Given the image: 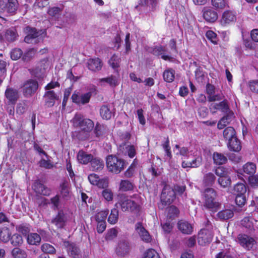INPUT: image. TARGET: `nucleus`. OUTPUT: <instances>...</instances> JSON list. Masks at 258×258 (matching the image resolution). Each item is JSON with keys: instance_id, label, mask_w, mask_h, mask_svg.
<instances>
[{"instance_id": "nucleus-1", "label": "nucleus", "mask_w": 258, "mask_h": 258, "mask_svg": "<svg viewBox=\"0 0 258 258\" xmlns=\"http://www.w3.org/2000/svg\"><path fill=\"white\" fill-rule=\"evenodd\" d=\"M140 197L138 195L128 197L123 194L117 196V202L115 206L120 207L123 212H137L140 209Z\"/></svg>"}, {"instance_id": "nucleus-2", "label": "nucleus", "mask_w": 258, "mask_h": 258, "mask_svg": "<svg viewBox=\"0 0 258 258\" xmlns=\"http://www.w3.org/2000/svg\"><path fill=\"white\" fill-rule=\"evenodd\" d=\"M73 125L80 129L84 132V136L81 137L78 135V138L82 140L88 138V133L91 132L94 127V123L90 119L85 118L81 114H76L72 120Z\"/></svg>"}, {"instance_id": "nucleus-3", "label": "nucleus", "mask_w": 258, "mask_h": 258, "mask_svg": "<svg viewBox=\"0 0 258 258\" xmlns=\"http://www.w3.org/2000/svg\"><path fill=\"white\" fill-rule=\"evenodd\" d=\"M204 207L214 212H216L219 207V203L216 201V191L212 188L205 189L203 194Z\"/></svg>"}, {"instance_id": "nucleus-4", "label": "nucleus", "mask_w": 258, "mask_h": 258, "mask_svg": "<svg viewBox=\"0 0 258 258\" xmlns=\"http://www.w3.org/2000/svg\"><path fill=\"white\" fill-rule=\"evenodd\" d=\"M106 166L109 171L115 173H119L125 166L123 160L115 156L109 155L106 158Z\"/></svg>"}, {"instance_id": "nucleus-5", "label": "nucleus", "mask_w": 258, "mask_h": 258, "mask_svg": "<svg viewBox=\"0 0 258 258\" xmlns=\"http://www.w3.org/2000/svg\"><path fill=\"white\" fill-rule=\"evenodd\" d=\"M18 7L17 0H0V17L5 13H15Z\"/></svg>"}, {"instance_id": "nucleus-6", "label": "nucleus", "mask_w": 258, "mask_h": 258, "mask_svg": "<svg viewBox=\"0 0 258 258\" xmlns=\"http://www.w3.org/2000/svg\"><path fill=\"white\" fill-rule=\"evenodd\" d=\"M38 88V82L30 79L25 82L22 86V92L26 97H30L35 93Z\"/></svg>"}, {"instance_id": "nucleus-7", "label": "nucleus", "mask_w": 258, "mask_h": 258, "mask_svg": "<svg viewBox=\"0 0 258 258\" xmlns=\"http://www.w3.org/2000/svg\"><path fill=\"white\" fill-rule=\"evenodd\" d=\"M236 241L244 248L246 250H250L255 244V239L246 234H239L238 235Z\"/></svg>"}, {"instance_id": "nucleus-8", "label": "nucleus", "mask_w": 258, "mask_h": 258, "mask_svg": "<svg viewBox=\"0 0 258 258\" xmlns=\"http://www.w3.org/2000/svg\"><path fill=\"white\" fill-rule=\"evenodd\" d=\"M27 35L25 37L24 41L27 43H36L42 40L40 32L37 31L35 28L27 27Z\"/></svg>"}, {"instance_id": "nucleus-9", "label": "nucleus", "mask_w": 258, "mask_h": 258, "mask_svg": "<svg viewBox=\"0 0 258 258\" xmlns=\"http://www.w3.org/2000/svg\"><path fill=\"white\" fill-rule=\"evenodd\" d=\"M175 198V191L168 185H165L162 191L161 200L165 205H170Z\"/></svg>"}, {"instance_id": "nucleus-10", "label": "nucleus", "mask_w": 258, "mask_h": 258, "mask_svg": "<svg viewBox=\"0 0 258 258\" xmlns=\"http://www.w3.org/2000/svg\"><path fill=\"white\" fill-rule=\"evenodd\" d=\"M236 21V13L230 10H226L222 14L220 22L222 26H226L234 23Z\"/></svg>"}, {"instance_id": "nucleus-11", "label": "nucleus", "mask_w": 258, "mask_h": 258, "mask_svg": "<svg viewBox=\"0 0 258 258\" xmlns=\"http://www.w3.org/2000/svg\"><path fill=\"white\" fill-rule=\"evenodd\" d=\"M97 82V85L101 86L108 84L111 87H115L119 84V76L110 75L106 78L99 79Z\"/></svg>"}, {"instance_id": "nucleus-12", "label": "nucleus", "mask_w": 258, "mask_h": 258, "mask_svg": "<svg viewBox=\"0 0 258 258\" xmlns=\"http://www.w3.org/2000/svg\"><path fill=\"white\" fill-rule=\"evenodd\" d=\"M136 232L138 233L142 240L146 243H149L152 240V237L149 232L143 227L140 222L135 225Z\"/></svg>"}, {"instance_id": "nucleus-13", "label": "nucleus", "mask_w": 258, "mask_h": 258, "mask_svg": "<svg viewBox=\"0 0 258 258\" xmlns=\"http://www.w3.org/2000/svg\"><path fill=\"white\" fill-rule=\"evenodd\" d=\"M209 109L213 113L216 112L217 110H221L226 113H230L226 100H223L218 103H212L209 106Z\"/></svg>"}, {"instance_id": "nucleus-14", "label": "nucleus", "mask_w": 258, "mask_h": 258, "mask_svg": "<svg viewBox=\"0 0 258 258\" xmlns=\"http://www.w3.org/2000/svg\"><path fill=\"white\" fill-rule=\"evenodd\" d=\"M213 238L211 232L207 230H202L199 233L198 240L199 244L205 245L211 242Z\"/></svg>"}, {"instance_id": "nucleus-15", "label": "nucleus", "mask_w": 258, "mask_h": 258, "mask_svg": "<svg viewBox=\"0 0 258 258\" xmlns=\"http://www.w3.org/2000/svg\"><path fill=\"white\" fill-rule=\"evenodd\" d=\"M5 95L9 104H16L19 97L18 90L10 87L6 89Z\"/></svg>"}, {"instance_id": "nucleus-16", "label": "nucleus", "mask_w": 258, "mask_h": 258, "mask_svg": "<svg viewBox=\"0 0 258 258\" xmlns=\"http://www.w3.org/2000/svg\"><path fill=\"white\" fill-rule=\"evenodd\" d=\"M67 218L62 211L58 212L57 215L52 219L51 223L53 224L57 228H62L66 224Z\"/></svg>"}, {"instance_id": "nucleus-17", "label": "nucleus", "mask_w": 258, "mask_h": 258, "mask_svg": "<svg viewBox=\"0 0 258 258\" xmlns=\"http://www.w3.org/2000/svg\"><path fill=\"white\" fill-rule=\"evenodd\" d=\"M203 16L204 19L208 22H214L218 19L217 13L215 10L207 8H204Z\"/></svg>"}, {"instance_id": "nucleus-18", "label": "nucleus", "mask_w": 258, "mask_h": 258, "mask_svg": "<svg viewBox=\"0 0 258 258\" xmlns=\"http://www.w3.org/2000/svg\"><path fill=\"white\" fill-rule=\"evenodd\" d=\"M87 67L93 72L100 71L102 67V62L99 58H90L87 61Z\"/></svg>"}, {"instance_id": "nucleus-19", "label": "nucleus", "mask_w": 258, "mask_h": 258, "mask_svg": "<svg viewBox=\"0 0 258 258\" xmlns=\"http://www.w3.org/2000/svg\"><path fill=\"white\" fill-rule=\"evenodd\" d=\"M33 188L36 193L43 196H48L51 193V190L49 188L38 181L34 183L33 185Z\"/></svg>"}, {"instance_id": "nucleus-20", "label": "nucleus", "mask_w": 258, "mask_h": 258, "mask_svg": "<svg viewBox=\"0 0 258 258\" xmlns=\"http://www.w3.org/2000/svg\"><path fill=\"white\" fill-rule=\"evenodd\" d=\"M44 97L45 102L48 107H52L54 105L55 102L58 99V96L53 91L49 90L45 92Z\"/></svg>"}, {"instance_id": "nucleus-21", "label": "nucleus", "mask_w": 258, "mask_h": 258, "mask_svg": "<svg viewBox=\"0 0 258 258\" xmlns=\"http://www.w3.org/2000/svg\"><path fill=\"white\" fill-rule=\"evenodd\" d=\"M18 37L17 31L14 27L7 29L4 33V41L12 42L16 41Z\"/></svg>"}, {"instance_id": "nucleus-22", "label": "nucleus", "mask_w": 258, "mask_h": 258, "mask_svg": "<svg viewBox=\"0 0 258 258\" xmlns=\"http://www.w3.org/2000/svg\"><path fill=\"white\" fill-rule=\"evenodd\" d=\"M178 229L184 234H190L192 232V227L188 222L180 220L178 223Z\"/></svg>"}, {"instance_id": "nucleus-23", "label": "nucleus", "mask_w": 258, "mask_h": 258, "mask_svg": "<svg viewBox=\"0 0 258 258\" xmlns=\"http://www.w3.org/2000/svg\"><path fill=\"white\" fill-rule=\"evenodd\" d=\"M166 51V48L164 46L161 45L157 46L153 48L152 53L156 56H161V58L165 60H169L171 57L167 55H165L164 53Z\"/></svg>"}, {"instance_id": "nucleus-24", "label": "nucleus", "mask_w": 258, "mask_h": 258, "mask_svg": "<svg viewBox=\"0 0 258 258\" xmlns=\"http://www.w3.org/2000/svg\"><path fill=\"white\" fill-rule=\"evenodd\" d=\"M77 159L80 163L87 164L89 162L91 161L93 159V156L91 154H88L83 151H80L77 155Z\"/></svg>"}, {"instance_id": "nucleus-25", "label": "nucleus", "mask_w": 258, "mask_h": 258, "mask_svg": "<svg viewBox=\"0 0 258 258\" xmlns=\"http://www.w3.org/2000/svg\"><path fill=\"white\" fill-rule=\"evenodd\" d=\"M227 146L230 151L239 152L241 149V143L237 137L230 140V141L228 142Z\"/></svg>"}, {"instance_id": "nucleus-26", "label": "nucleus", "mask_w": 258, "mask_h": 258, "mask_svg": "<svg viewBox=\"0 0 258 258\" xmlns=\"http://www.w3.org/2000/svg\"><path fill=\"white\" fill-rule=\"evenodd\" d=\"M134 185L133 182L128 180H121L119 184L118 189L121 191H127L134 189Z\"/></svg>"}, {"instance_id": "nucleus-27", "label": "nucleus", "mask_w": 258, "mask_h": 258, "mask_svg": "<svg viewBox=\"0 0 258 258\" xmlns=\"http://www.w3.org/2000/svg\"><path fill=\"white\" fill-rule=\"evenodd\" d=\"M129 245L126 242H120L116 249V252L118 255L124 256L128 252Z\"/></svg>"}, {"instance_id": "nucleus-28", "label": "nucleus", "mask_w": 258, "mask_h": 258, "mask_svg": "<svg viewBox=\"0 0 258 258\" xmlns=\"http://www.w3.org/2000/svg\"><path fill=\"white\" fill-rule=\"evenodd\" d=\"M104 166L103 160L97 158H93L91 161V168L93 171H100Z\"/></svg>"}, {"instance_id": "nucleus-29", "label": "nucleus", "mask_w": 258, "mask_h": 258, "mask_svg": "<svg viewBox=\"0 0 258 258\" xmlns=\"http://www.w3.org/2000/svg\"><path fill=\"white\" fill-rule=\"evenodd\" d=\"M223 137L228 142L236 138V133L233 127L229 126L226 127L223 133Z\"/></svg>"}, {"instance_id": "nucleus-30", "label": "nucleus", "mask_w": 258, "mask_h": 258, "mask_svg": "<svg viewBox=\"0 0 258 258\" xmlns=\"http://www.w3.org/2000/svg\"><path fill=\"white\" fill-rule=\"evenodd\" d=\"M233 115L232 112L228 113L224 116L218 122L217 127L219 129H222L229 124L231 121V117Z\"/></svg>"}, {"instance_id": "nucleus-31", "label": "nucleus", "mask_w": 258, "mask_h": 258, "mask_svg": "<svg viewBox=\"0 0 258 258\" xmlns=\"http://www.w3.org/2000/svg\"><path fill=\"white\" fill-rule=\"evenodd\" d=\"M164 80L167 83L172 82L175 78V71L172 69H167L163 73Z\"/></svg>"}, {"instance_id": "nucleus-32", "label": "nucleus", "mask_w": 258, "mask_h": 258, "mask_svg": "<svg viewBox=\"0 0 258 258\" xmlns=\"http://www.w3.org/2000/svg\"><path fill=\"white\" fill-rule=\"evenodd\" d=\"M202 163V158L200 157H197L192 162L183 161L182 163V167L183 168H196L200 166Z\"/></svg>"}, {"instance_id": "nucleus-33", "label": "nucleus", "mask_w": 258, "mask_h": 258, "mask_svg": "<svg viewBox=\"0 0 258 258\" xmlns=\"http://www.w3.org/2000/svg\"><path fill=\"white\" fill-rule=\"evenodd\" d=\"M242 170L248 176L253 175L255 172L256 166L252 162H248L243 165Z\"/></svg>"}, {"instance_id": "nucleus-34", "label": "nucleus", "mask_w": 258, "mask_h": 258, "mask_svg": "<svg viewBox=\"0 0 258 258\" xmlns=\"http://www.w3.org/2000/svg\"><path fill=\"white\" fill-rule=\"evenodd\" d=\"M213 159L214 163L219 165L226 163L227 161V158L223 154L218 152L213 154Z\"/></svg>"}, {"instance_id": "nucleus-35", "label": "nucleus", "mask_w": 258, "mask_h": 258, "mask_svg": "<svg viewBox=\"0 0 258 258\" xmlns=\"http://www.w3.org/2000/svg\"><path fill=\"white\" fill-rule=\"evenodd\" d=\"M60 194L64 198H68L70 196L69 183L66 180H64L60 185Z\"/></svg>"}, {"instance_id": "nucleus-36", "label": "nucleus", "mask_w": 258, "mask_h": 258, "mask_svg": "<svg viewBox=\"0 0 258 258\" xmlns=\"http://www.w3.org/2000/svg\"><path fill=\"white\" fill-rule=\"evenodd\" d=\"M100 114L101 117L106 120L110 119L112 116V111L107 105H103L101 107Z\"/></svg>"}, {"instance_id": "nucleus-37", "label": "nucleus", "mask_w": 258, "mask_h": 258, "mask_svg": "<svg viewBox=\"0 0 258 258\" xmlns=\"http://www.w3.org/2000/svg\"><path fill=\"white\" fill-rule=\"evenodd\" d=\"M27 240L29 244L37 245L41 241V237L37 233H33L28 235Z\"/></svg>"}, {"instance_id": "nucleus-38", "label": "nucleus", "mask_w": 258, "mask_h": 258, "mask_svg": "<svg viewBox=\"0 0 258 258\" xmlns=\"http://www.w3.org/2000/svg\"><path fill=\"white\" fill-rule=\"evenodd\" d=\"M212 5L216 10H222L228 7L227 0H211Z\"/></svg>"}, {"instance_id": "nucleus-39", "label": "nucleus", "mask_w": 258, "mask_h": 258, "mask_svg": "<svg viewBox=\"0 0 258 258\" xmlns=\"http://www.w3.org/2000/svg\"><path fill=\"white\" fill-rule=\"evenodd\" d=\"M216 177L212 173L206 174L203 178V184L205 186H211L215 182Z\"/></svg>"}, {"instance_id": "nucleus-40", "label": "nucleus", "mask_w": 258, "mask_h": 258, "mask_svg": "<svg viewBox=\"0 0 258 258\" xmlns=\"http://www.w3.org/2000/svg\"><path fill=\"white\" fill-rule=\"evenodd\" d=\"M217 216L221 220H227L233 216V212L231 210L226 209L219 212Z\"/></svg>"}, {"instance_id": "nucleus-41", "label": "nucleus", "mask_w": 258, "mask_h": 258, "mask_svg": "<svg viewBox=\"0 0 258 258\" xmlns=\"http://www.w3.org/2000/svg\"><path fill=\"white\" fill-rule=\"evenodd\" d=\"M118 219V211L116 208L111 210V213L108 218V222L111 224H115Z\"/></svg>"}, {"instance_id": "nucleus-42", "label": "nucleus", "mask_w": 258, "mask_h": 258, "mask_svg": "<svg viewBox=\"0 0 258 258\" xmlns=\"http://www.w3.org/2000/svg\"><path fill=\"white\" fill-rule=\"evenodd\" d=\"M67 251L69 254L74 258H77L80 252L79 248L74 244H69L68 245Z\"/></svg>"}, {"instance_id": "nucleus-43", "label": "nucleus", "mask_w": 258, "mask_h": 258, "mask_svg": "<svg viewBox=\"0 0 258 258\" xmlns=\"http://www.w3.org/2000/svg\"><path fill=\"white\" fill-rule=\"evenodd\" d=\"M234 189L236 195H245L247 190L243 183H237L235 185Z\"/></svg>"}, {"instance_id": "nucleus-44", "label": "nucleus", "mask_w": 258, "mask_h": 258, "mask_svg": "<svg viewBox=\"0 0 258 258\" xmlns=\"http://www.w3.org/2000/svg\"><path fill=\"white\" fill-rule=\"evenodd\" d=\"M11 235L10 230L7 228H4L1 231L0 239L2 241L7 242L10 240Z\"/></svg>"}, {"instance_id": "nucleus-45", "label": "nucleus", "mask_w": 258, "mask_h": 258, "mask_svg": "<svg viewBox=\"0 0 258 258\" xmlns=\"http://www.w3.org/2000/svg\"><path fill=\"white\" fill-rule=\"evenodd\" d=\"M143 258H160V257L154 249L149 248L144 252Z\"/></svg>"}, {"instance_id": "nucleus-46", "label": "nucleus", "mask_w": 258, "mask_h": 258, "mask_svg": "<svg viewBox=\"0 0 258 258\" xmlns=\"http://www.w3.org/2000/svg\"><path fill=\"white\" fill-rule=\"evenodd\" d=\"M13 256L15 258H26L27 254L26 252L19 248H15L12 251Z\"/></svg>"}, {"instance_id": "nucleus-47", "label": "nucleus", "mask_w": 258, "mask_h": 258, "mask_svg": "<svg viewBox=\"0 0 258 258\" xmlns=\"http://www.w3.org/2000/svg\"><path fill=\"white\" fill-rule=\"evenodd\" d=\"M120 61V58L116 54H113L109 60V65L113 69L119 67Z\"/></svg>"}, {"instance_id": "nucleus-48", "label": "nucleus", "mask_w": 258, "mask_h": 258, "mask_svg": "<svg viewBox=\"0 0 258 258\" xmlns=\"http://www.w3.org/2000/svg\"><path fill=\"white\" fill-rule=\"evenodd\" d=\"M102 196L104 200L107 202L112 201L113 199V193L111 189L106 188L102 190Z\"/></svg>"}, {"instance_id": "nucleus-49", "label": "nucleus", "mask_w": 258, "mask_h": 258, "mask_svg": "<svg viewBox=\"0 0 258 258\" xmlns=\"http://www.w3.org/2000/svg\"><path fill=\"white\" fill-rule=\"evenodd\" d=\"M36 50L34 48L27 50L23 55L22 59L24 61H29L33 58L36 54Z\"/></svg>"}, {"instance_id": "nucleus-50", "label": "nucleus", "mask_w": 258, "mask_h": 258, "mask_svg": "<svg viewBox=\"0 0 258 258\" xmlns=\"http://www.w3.org/2000/svg\"><path fill=\"white\" fill-rule=\"evenodd\" d=\"M41 250L46 253L53 254L55 252V248L49 243H44L41 245Z\"/></svg>"}, {"instance_id": "nucleus-51", "label": "nucleus", "mask_w": 258, "mask_h": 258, "mask_svg": "<svg viewBox=\"0 0 258 258\" xmlns=\"http://www.w3.org/2000/svg\"><path fill=\"white\" fill-rule=\"evenodd\" d=\"M23 242L22 237L18 234H14L11 238V243L14 246L20 245Z\"/></svg>"}, {"instance_id": "nucleus-52", "label": "nucleus", "mask_w": 258, "mask_h": 258, "mask_svg": "<svg viewBox=\"0 0 258 258\" xmlns=\"http://www.w3.org/2000/svg\"><path fill=\"white\" fill-rule=\"evenodd\" d=\"M219 184L223 187H226L230 185L231 179L228 176L219 177L218 179Z\"/></svg>"}, {"instance_id": "nucleus-53", "label": "nucleus", "mask_w": 258, "mask_h": 258, "mask_svg": "<svg viewBox=\"0 0 258 258\" xmlns=\"http://www.w3.org/2000/svg\"><path fill=\"white\" fill-rule=\"evenodd\" d=\"M23 56V51L20 48H15L11 52V57L14 60H17Z\"/></svg>"}, {"instance_id": "nucleus-54", "label": "nucleus", "mask_w": 258, "mask_h": 258, "mask_svg": "<svg viewBox=\"0 0 258 258\" xmlns=\"http://www.w3.org/2000/svg\"><path fill=\"white\" fill-rule=\"evenodd\" d=\"M162 147L166 153V155L170 159L172 158V154L169 146V140L168 138H167L166 141L162 145Z\"/></svg>"}, {"instance_id": "nucleus-55", "label": "nucleus", "mask_w": 258, "mask_h": 258, "mask_svg": "<svg viewBox=\"0 0 258 258\" xmlns=\"http://www.w3.org/2000/svg\"><path fill=\"white\" fill-rule=\"evenodd\" d=\"M108 214V211H102L96 214L95 220L97 222L105 221V219Z\"/></svg>"}, {"instance_id": "nucleus-56", "label": "nucleus", "mask_w": 258, "mask_h": 258, "mask_svg": "<svg viewBox=\"0 0 258 258\" xmlns=\"http://www.w3.org/2000/svg\"><path fill=\"white\" fill-rule=\"evenodd\" d=\"M246 201L245 195H236L235 203L238 206L242 207L244 205Z\"/></svg>"}, {"instance_id": "nucleus-57", "label": "nucleus", "mask_w": 258, "mask_h": 258, "mask_svg": "<svg viewBox=\"0 0 258 258\" xmlns=\"http://www.w3.org/2000/svg\"><path fill=\"white\" fill-rule=\"evenodd\" d=\"M39 166L47 169H50L53 168V165L50 160H46L41 159L39 162Z\"/></svg>"}, {"instance_id": "nucleus-58", "label": "nucleus", "mask_w": 258, "mask_h": 258, "mask_svg": "<svg viewBox=\"0 0 258 258\" xmlns=\"http://www.w3.org/2000/svg\"><path fill=\"white\" fill-rule=\"evenodd\" d=\"M117 235V231L114 228L109 230L106 233L105 239L107 240H112Z\"/></svg>"}, {"instance_id": "nucleus-59", "label": "nucleus", "mask_w": 258, "mask_h": 258, "mask_svg": "<svg viewBox=\"0 0 258 258\" xmlns=\"http://www.w3.org/2000/svg\"><path fill=\"white\" fill-rule=\"evenodd\" d=\"M27 110V104L25 102H20L16 108V113L23 114Z\"/></svg>"}, {"instance_id": "nucleus-60", "label": "nucleus", "mask_w": 258, "mask_h": 258, "mask_svg": "<svg viewBox=\"0 0 258 258\" xmlns=\"http://www.w3.org/2000/svg\"><path fill=\"white\" fill-rule=\"evenodd\" d=\"M207 38L210 40L213 44L217 43V35L212 31H208L206 33Z\"/></svg>"}, {"instance_id": "nucleus-61", "label": "nucleus", "mask_w": 258, "mask_h": 258, "mask_svg": "<svg viewBox=\"0 0 258 258\" xmlns=\"http://www.w3.org/2000/svg\"><path fill=\"white\" fill-rule=\"evenodd\" d=\"M91 95L92 94L91 92L84 93L80 95V104H85L88 103L90 101Z\"/></svg>"}, {"instance_id": "nucleus-62", "label": "nucleus", "mask_w": 258, "mask_h": 258, "mask_svg": "<svg viewBox=\"0 0 258 258\" xmlns=\"http://www.w3.org/2000/svg\"><path fill=\"white\" fill-rule=\"evenodd\" d=\"M62 10L58 7H52L48 10V14L52 17H56L59 15Z\"/></svg>"}, {"instance_id": "nucleus-63", "label": "nucleus", "mask_w": 258, "mask_h": 258, "mask_svg": "<svg viewBox=\"0 0 258 258\" xmlns=\"http://www.w3.org/2000/svg\"><path fill=\"white\" fill-rule=\"evenodd\" d=\"M224 96L222 93H217L216 94H213L212 96H208V101L209 102H214L216 101H219L224 99Z\"/></svg>"}, {"instance_id": "nucleus-64", "label": "nucleus", "mask_w": 258, "mask_h": 258, "mask_svg": "<svg viewBox=\"0 0 258 258\" xmlns=\"http://www.w3.org/2000/svg\"><path fill=\"white\" fill-rule=\"evenodd\" d=\"M249 183L251 186L255 187L258 185V177L256 175H250L248 177Z\"/></svg>"}]
</instances>
